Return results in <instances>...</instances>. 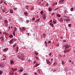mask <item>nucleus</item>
<instances>
[{"instance_id": "b1692460", "label": "nucleus", "mask_w": 75, "mask_h": 75, "mask_svg": "<svg viewBox=\"0 0 75 75\" xmlns=\"http://www.w3.org/2000/svg\"><path fill=\"white\" fill-rule=\"evenodd\" d=\"M64 13H66V14H67V13H68V11H67V10H65V11H64Z\"/></svg>"}, {"instance_id": "13d9d810", "label": "nucleus", "mask_w": 75, "mask_h": 75, "mask_svg": "<svg viewBox=\"0 0 75 75\" xmlns=\"http://www.w3.org/2000/svg\"><path fill=\"white\" fill-rule=\"evenodd\" d=\"M58 8H56L55 9V11H56V10H58Z\"/></svg>"}, {"instance_id": "6ab92c4d", "label": "nucleus", "mask_w": 75, "mask_h": 75, "mask_svg": "<svg viewBox=\"0 0 75 75\" xmlns=\"http://www.w3.org/2000/svg\"><path fill=\"white\" fill-rule=\"evenodd\" d=\"M9 38H13V36L12 35H10L9 36Z\"/></svg>"}, {"instance_id": "f704fd0d", "label": "nucleus", "mask_w": 75, "mask_h": 75, "mask_svg": "<svg viewBox=\"0 0 75 75\" xmlns=\"http://www.w3.org/2000/svg\"><path fill=\"white\" fill-rule=\"evenodd\" d=\"M70 10L71 11H72L74 10V8H71Z\"/></svg>"}, {"instance_id": "e2e57ef3", "label": "nucleus", "mask_w": 75, "mask_h": 75, "mask_svg": "<svg viewBox=\"0 0 75 75\" xmlns=\"http://www.w3.org/2000/svg\"><path fill=\"white\" fill-rule=\"evenodd\" d=\"M3 3V1H1L0 2V4H2V3Z\"/></svg>"}, {"instance_id": "f257e3e1", "label": "nucleus", "mask_w": 75, "mask_h": 75, "mask_svg": "<svg viewBox=\"0 0 75 75\" xmlns=\"http://www.w3.org/2000/svg\"><path fill=\"white\" fill-rule=\"evenodd\" d=\"M14 31H13V34L14 36H15L16 35L15 34H16V32H16V31H17V30H18L16 27H15L14 28Z\"/></svg>"}, {"instance_id": "0eeeda50", "label": "nucleus", "mask_w": 75, "mask_h": 75, "mask_svg": "<svg viewBox=\"0 0 75 75\" xmlns=\"http://www.w3.org/2000/svg\"><path fill=\"white\" fill-rule=\"evenodd\" d=\"M0 68H3L4 67V64L3 63L1 64H0Z\"/></svg>"}, {"instance_id": "8fccbe9b", "label": "nucleus", "mask_w": 75, "mask_h": 75, "mask_svg": "<svg viewBox=\"0 0 75 75\" xmlns=\"http://www.w3.org/2000/svg\"><path fill=\"white\" fill-rule=\"evenodd\" d=\"M56 45L58 47H59V43H57V45Z\"/></svg>"}, {"instance_id": "7ed1b4c3", "label": "nucleus", "mask_w": 75, "mask_h": 75, "mask_svg": "<svg viewBox=\"0 0 75 75\" xmlns=\"http://www.w3.org/2000/svg\"><path fill=\"white\" fill-rule=\"evenodd\" d=\"M23 70H24V69L23 68V67H20V69L19 70V71L20 72V73H21V72H22L23 71Z\"/></svg>"}, {"instance_id": "69168bd1", "label": "nucleus", "mask_w": 75, "mask_h": 75, "mask_svg": "<svg viewBox=\"0 0 75 75\" xmlns=\"http://www.w3.org/2000/svg\"><path fill=\"white\" fill-rule=\"evenodd\" d=\"M36 62H36V61H35L34 62H33V64H35V63H36Z\"/></svg>"}, {"instance_id": "052dcab7", "label": "nucleus", "mask_w": 75, "mask_h": 75, "mask_svg": "<svg viewBox=\"0 0 75 75\" xmlns=\"http://www.w3.org/2000/svg\"><path fill=\"white\" fill-rule=\"evenodd\" d=\"M12 40L13 41H16V40L15 39H12Z\"/></svg>"}, {"instance_id": "1a4fd4ad", "label": "nucleus", "mask_w": 75, "mask_h": 75, "mask_svg": "<svg viewBox=\"0 0 75 75\" xmlns=\"http://www.w3.org/2000/svg\"><path fill=\"white\" fill-rule=\"evenodd\" d=\"M8 50V48L7 47L3 50L4 51H7Z\"/></svg>"}, {"instance_id": "6e6552de", "label": "nucleus", "mask_w": 75, "mask_h": 75, "mask_svg": "<svg viewBox=\"0 0 75 75\" xmlns=\"http://www.w3.org/2000/svg\"><path fill=\"white\" fill-rule=\"evenodd\" d=\"M64 20H63V18H61L59 20V21L60 22H63Z\"/></svg>"}, {"instance_id": "393cba45", "label": "nucleus", "mask_w": 75, "mask_h": 75, "mask_svg": "<svg viewBox=\"0 0 75 75\" xmlns=\"http://www.w3.org/2000/svg\"><path fill=\"white\" fill-rule=\"evenodd\" d=\"M13 40L11 39L10 41V44H12L13 43Z\"/></svg>"}, {"instance_id": "2f4dec72", "label": "nucleus", "mask_w": 75, "mask_h": 75, "mask_svg": "<svg viewBox=\"0 0 75 75\" xmlns=\"http://www.w3.org/2000/svg\"><path fill=\"white\" fill-rule=\"evenodd\" d=\"M32 20H33V21H35V18L34 17H33L32 18Z\"/></svg>"}, {"instance_id": "e433bc0d", "label": "nucleus", "mask_w": 75, "mask_h": 75, "mask_svg": "<svg viewBox=\"0 0 75 75\" xmlns=\"http://www.w3.org/2000/svg\"><path fill=\"white\" fill-rule=\"evenodd\" d=\"M59 56L60 57H63V56L62 55H61V54H59Z\"/></svg>"}, {"instance_id": "4c0bfd02", "label": "nucleus", "mask_w": 75, "mask_h": 75, "mask_svg": "<svg viewBox=\"0 0 75 75\" xmlns=\"http://www.w3.org/2000/svg\"><path fill=\"white\" fill-rule=\"evenodd\" d=\"M62 63L63 65H64V64H65V63H64V61H62Z\"/></svg>"}, {"instance_id": "aec40b11", "label": "nucleus", "mask_w": 75, "mask_h": 75, "mask_svg": "<svg viewBox=\"0 0 75 75\" xmlns=\"http://www.w3.org/2000/svg\"><path fill=\"white\" fill-rule=\"evenodd\" d=\"M40 65V64H36L35 65V67H38V65Z\"/></svg>"}, {"instance_id": "c03bdc74", "label": "nucleus", "mask_w": 75, "mask_h": 75, "mask_svg": "<svg viewBox=\"0 0 75 75\" xmlns=\"http://www.w3.org/2000/svg\"><path fill=\"white\" fill-rule=\"evenodd\" d=\"M40 14H43V11H42L40 12Z\"/></svg>"}, {"instance_id": "4d7b16f0", "label": "nucleus", "mask_w": 75, "mask_h": 75, "mask_svg": "<svg viewBox=\"0 0 75 75\" xmlns=\"http://www.w3.org/2000/svg\"><path fill=\"white\" fill-rule=\"evenodd\" d=\"M26 23H29V21L28 20H27L26 21Z\"/></svg>"}, {"instance_id": "c9c22d12", "label": "nucleus", "mask_w": 75, "mask_h": 75, "mask_svg": "<svg viewBox=\"0 0 75 75\" xmlns=\"http://www.w3.org/2000/svg\"><path fill=\"white\" fill-rule=\"evenodd\" d=\"M68 26L69 27H72V26L71 25V24H69Z\"/></svg>"}, {"instance_id": "412c9836", "label": "nucleus", "mask_w": 75, "mask_h": 75, "mask_svg": "<svg viewBox=\"0 0 75 75\" xmlns=\"http://www.w3.org/2000/svg\"><path fill=\"white\" fill-rule=\"evenodd\" d=\"M50 26H51L52 27H54V25L53 24H52L51 23H50Z\"/></svg>"}, {"instance_id": "20e7f679", "label": "nucleus", "mask_w": 75, "mask_h": 75, "mask_svg": "<svg viewBox=\"0 0 75 75\" xmlns=\"http://www.w3.org/2000/svg\"><path fill=\"white\" fill-rule=\"evenodd\" d=\"M64 46L65 47V50H66L67 48H68L70 47V45L67 44L65 45Z\"/></svg>"}, {"instance_id": "0e129e2a", "label": "nucleus", "mask_w": 75, "mask_h": 75, "mask_svg": "<svg viewBox=\"0 0 75 75\" xmlns=\"http://www.w3.org/2000/svg\"><path fill=\"white\" fill-rule=\"evenodd\" d=\"M63 41H64V42H67V40H64Z\"/></svg>"}, {"instance_id": "4be33fe9", "label": "nucleus", "mask_w": 75, "mask_h": 75, "mask_svg": "<svg viewBox=\"0 0 75 75\" xmlns=\"http://www.w3.org/2000/svg\"><path fill=\"white\" fill-rule=\"evenodd\" d=\"M26 8L27 10H28L29 9H30V8L28 7V6H26Z\"/></svg>"}, {"instance_id": "72a5a7b5", "label": "nucleus", "mask_w": 75, "mask_h": 75, "mask_svg": "<svg viewBox=\"0 0 75 75\" xmlns=\"http://www.w3.org/2000/svg\"><path fill=\"white\" fill-rule=\"evenodd\" d=\"M21 58V61H23V60H24V58L23 57Z\"/></svg>"}, {"instance_id": "9d476101", "label": "nucleus", "mask_w": 75, "mask_h": 75, "mask_svg": "<svg viewBox=\"0 0 75 75\" xmlns=\"http://www.w3.org/2000/svg\"><path fill=\"white\" fill-rule=\"evenodd\" d=\"M40 20V19L38 18V19L36 20V21H35V23H38L39 21Z\"/></svg>"}, {"instance_id": "37998d69", "label": "nucleus", "mask_w": 75, "mask_h": 75, "mask_svg": "<svg viewBox=\"0 0 75 75\" xmlns=\"http://www.w3.org/2000/svg\"><path fill=\"white\" fill-rule=\"evenodd\" d=\"M37 72H38V73H39V74H40V70L39 69H38L37 71Z\"/></svg>"}, {"instance_id": "79ce46f5", "label": "nucleus", "mask_w": 75, "mask_h": 75, "mask_svg": "<svg viewBox=\"0 0 75 75\" xmlns=\"http://www.w3.org/2000/svg\"><path fill=\"white\" fill-rule=\"evenodd\" d=\"M53 65H54L55 66V65H57V63L55 62L53 63Z\"/></svg>"}, {"instance_id": "c85d7f7f", "label": "nucleus", "mask_w": 75, "mask_h": 75, "mask_svg": "<svg viewBox=\"0 0 75 75\" xmlns=\"http://www.w3.org/2000/svg\"><path fill=\"white\" fill-rule=\"evenodd\" d=\"M5 26L6 27H7L8 26V23H5Z\"/></svg>"}, {"instance_id": "864d4df0", "label": "nucleus", "mask_w": 75, "mask_h": 75, "mask_svg": "<svg viewBox=\"0 0 75 75\" xmlns=\"http://www.w3.org/2000/svg\"><path fill=\"white\" fill-rule=\"evenodd\" d=\"M20 30L21 31H23V29L22 28H20Z\"/></svg>"}, {"instance_id": "a18cd8bd", "label": "nucleus", "mask_w": 75, "mask_h": 75, "mask_svg": "<svg viewBox=\"0 0 75 75\" xmlns=\"http://www.w3.org/2000/svg\"><path fill=\"white\" fill-rule=\"evenodd\" d=\"M43 37L44 38H45V34H43Z\"/></svg>"}, {"instance_id": "603ef678", "label": "nucleus", "mask_w": 75, "mask_h": 75, "mask_svg": "<svg viewBox=\"0 0 75 75\" xmlns=\"http://www.w3.org/2000/svg\"><path fill=\"white\" fill-rule=\"evenodd\" d=\"M36 58L38 60V59H39V58L38 57H36Z\"/></svg>"}, {"instance_id": "a19ab883", "label": "nucleus", "mask_w": 75, "mask_h": 75, "mask_svg": "<svg viewBox=\"0 0 75 75\" xmlns=\"http://www.w3.org/2000/svg\"><path fill=\"white\" fill-rule=\"evenodd\" d=\"M35 54L36 55H38V53L36 52H35Z\"/></svg>"}, {"instance_id": "cd10ccee", "label": "nucleus", "mask_w": 75, "mask_h": 75, "mask_svg": "<svg viewBox=\"0 0 75 75\" xmlns=\"http://www.w3.org/2000/svg\"><path fill=\"white\" fill-rule=\"evenodd\" d=\"M57 17H61V15H59L58 14H57Z\"/></svg>"}, {"instance_id": "39448f33", "label": "nucleus", "mask_w": 75, "mask_h": 75, "mask_svg": "<svg viewBox=\"0 0 75 75\" xmlns=\"http://www.w3.org/2000/svg\"><path fill=\"white\" fill-rule=\"evenodd\" d=\"M0 39L1 40V41H2V42L3 43L4 42V38L3 36H1L0 37Z\"/></svg>"}, {"instance_id": "4468645a", "label": "nucleus", "mask_w": 75, "mask_h": 75, "mask_svg": "<svg viewBox=\"0 0 75 75\" xmlns=\"http://www.w3.org/2000/svg\"><path fill=\"white\" fill-rule=\"evenodd\" d=\"M10 13H13V10L12 9H11L10 10Z\"/></svg>"}, {"instance_id": "ea45409f", "label": "nucleus", "mask_w": 75, "mask_h": 75, "mask_svg": "<svg viewBox=\"0 0 75 75\" xmlns=\"http://www.w3.org/2000/svg\"><path fill=\"white\" fill-rule=\"evenodd\" d=\"M16 45H17V44L16 43L14 44V45H13V47H16Z\"/></svg>"}, {"instance_id": "680f3d73", "label": "nucleus", "mask_w": 75, "mask_h": 75, "mask_svg": "<svg viewBox=\"0 0 75 75\" xmlns=\"http://www.w3.org/2000/svg\"><path fill=\"white\" fill-rule=\"evenodd\" d=\"M67 52L66 50L64 51V53H66Z\"/></svg>"}, {"instance_id": "338daca9", "label": "nucleus", "mask_w": 75, "mask_h": 75, "mask_svg": "<svg viewBox=\"0 0 75 75\" xmlns=\"http://www.w3.org/2000/svg\"><path fill=\"white\" fill-rule=\"evenodd\" d=\"M46 6H47V7H48V4L47 3Z\"/></svg>"}, {"instance_id": "f3484780", "label": "nucleus", "mask_w": 75, "mask_h": 75, "mask_svg": "<svg viewBox=\"0 0 75 75\" xmlns=\"http://www.w3.org/2000/svg\"><path fill=\"white\" fill-rule=\"evenodd\" d=\"M3 71L1 70H0V75H1V74H3Z\"/></svg>"}, {"instance_id": "774afa93", "label": "nucleus", "mask_w": 75, "mask_h": 75, "mask_svg": "<svg viewBox=\"0 0 75 75\" xmlns=\"http://www.w3.org/2000/svg\"><path fill=\"white\" fill-rule=\"evenodd\" d=\"M24 75H27V73H24V74H23Z\"/></svg>"}, {"instance_id": "f03ea898", "label": "nucleus", "mask_w": 75, "mask_h": 75, "mask_svg": "<svg viewBox=\"0 0 75 75\" xmlns=\"http://www.w3.org/2000/svg\"><path fill=\"white\" fill-rule=\"evenodd\" d=\"M51 43V42L50 41H48V42H47L46 41H45V44H46V45H48H48H50Z\"/></svg>"}, {"instance_id": "a211bd4d", "label": "nucleus", "mask_w": 75, "mask_h": 75, "mask_svg": "<svg viewBox=\"0 0 75 75\" xmlns=\"http://www.w3.org/2000/svg\"><path fill=\"white\" fill-rule=\"evenodd\" d=\"M53 24H55L56 23H57V21L55 20H54L53 21Z\"/></svg>"}, {"instance_id": "bf43d9fd", "label": "nucleus", "mask_w": 75, "mask_h": 75, "mask_svg": "<svg viewBox=\"0 0 75 75\" xmlns=\"http://www.w3.org/2000/svg\"><path fill=\"white\" fill-rule=\"evenodd\" d=\"M18 59H20V56H18Z\"/></svg>"}, {"instance_id": "bb28decb", "label": "nucleus", "mask_w": 75, "mask_h": 75, "mask_svg": "<svg viewBox=\"0 0 75 75\" xmlns=\"http://www.w3.org/2000/svg\"><path fill=\"white\" fill-rule=\"evenodd\" d=\"M9 74L10 75H13L14 73L13 72H11Z\"/></svg>"}, {"instance_id": "c756f323", "label": "nucleus", "mask_w": 75, "mask_h": 75, "mask_svg": "<svg viewBox=\"0 0 75 75\" xmlns=\"http://www.w3.org/2000/svg\"><path fill=\"white\" fill-rule=\"evenodd\" d=\"M43 17V20H45L46 19V16H45V15H44Z\"/></svg>"}, {"instance_id": "f8f14e48", "label": "nucleus", "mask_w": 75, "mask_h": 75, "mask_svg": "<svg viewBox=\"0 0 75 75\" xmlns=\"http://www.w3.org/2000/svg\"><path fill=\"white\" fill-rule=\"evenodd\" d=\"M63 17L64 18H69V17L68 16H66V15H64L63 16Z\"/></svg>"}, {"instance_id": "dca6fc26", "label": "nucleus", "mask_w": 75, "mask_h": 75, "mask_svg": "<svg viewBox=\"0 0 75 75\" xmlns=\"http://www.w3.org/2000/svg\"><path fill=\"white\" fill-rule=\"evenodd\" d=\"M24 54H22L21 55L20 58H24Z\"/></svg>"}, {"instance_id": "49530a36", "label": "nucleus", "mask_w": 75, "mask_h": 75, "mask_svg": "<svg viewBox=\"0 0 75 75\" xmlns=\"http://www.w3.org/2000/svg\"><path fill=\"white\" fill-rule=\"evenodd\" d=\"M2 11L4 12H4H5L6 11L5 10H4V9H2Z\"/></svg>"}, {"instance_id": "09e8293b", "label": "nucleus", "mask_w": 75, "mask_h": 75, "mask_svg": "<svg viewBox=\"0 0 75 75\" xmlns=\"http://www.w3.org/2000/svg\"><path fill=\"white\" fill-rule=\"evenodd\" d=\"M67 52H69L70 51V50H66Z\"/></svg>"}, {"instance_id": "58836bf2", "label": "nucleus", "mask_w": 75, "mask_h": 75, "mask_svg": "<svg viewBox=\"0 0 75 75\" xmlns=\"http://www.w3.org/2000/svg\"><path fill=\"white\" fill-rule=\"evenodd\" d=\"M25 28L24 27L22 28V31H25Z\"/></svg>"}, {"instance_id": "7c9ffc66", "label": "nucleus", "mask_w": 75, "mask_h": 75, "mask_svg": "<svg viewBox=\"0 0 75 75\" xmlns=\"http://www.w3.org/2000/svg\"><path fill=\"white\" fill-rule=\"evenodd\" d=\"M4 21L5 22L4 23L5 24V23H8V22L7 21H6V20H5Z\"/></svg>"}, {"instance_id": "473e14b6", "label": "nucleus", "mask_w": 75, "mask_h": 75, "mask_svg": "<svg viewBox=\"0 0 75 75\" xmlns=\"http://www.w3.org/2000/svg\"><path fill=\"white\" fill-rule=\"evenodd\" d=\"M64 1V0H60L59 1V2L60 3H62V2H63Z\"/></svg>"}, {"instance_id": "a878e982", "label": "nucleus", "mask_w": 75, "mask_h": 75, "mask_svg": "<svg viewBox=\"0 0 75 75\" xmlns=\"http://www.w3.org/2000/svg\"><path fill=\"white\" fill-rule=\"evenodd\" d=\"M70 19L69 18H67L66 19V21H70Z\"/></svg>"}, {"instance_id": "5fc2aeb1", "label": "nucleus", "mask_w": 75, "mask_h": 75, "mask_svg": "<svg viewBox=\"0 0 75 75\" xmlns=\"http://www.w3.org/2000/svg\"><path fill=\"white\" fill-rule=\"evenodd\" d=\"M62 47L63 48V49H64V48H65V45H63L62 46Z\"/></svg>"}, {"instance_id": "423d86ee", "label": "nucleus", "mask_w": 75, "mask_h": 75, "mask_svg": "<svg viewBox=\"0 0 75 75\" xmlns=\"http://www.w3.org/2000/svg\"><path fill=\"white\" fill-rule=\"evenodd\" d=\"M28 13L27 12H25L24 13V14L25 16H28Z\"/></svg>"}, {"instance_id": "2eb2a0df", "label": "nucleus", "mask_w": 75, "mask_h": 75, "mask_svg": "<svg viewBox=\"0 0 75 75\" xmlns=\"http://www.w3.org/2000/svg\"><path fill=\"white\" fill-rule=\"evenodd\" d=\"M10 64H14V61H13V60H11Z\"/></svg>"}, {"instance_id": "5701e85b", "label": "nucleus", "mask_w": 75, "mask_h": 75, "mask_svg": "<svg viewBox=\"0 0 75 75\" xmlns=\"http://www.w3.org/2000/svg\"><path fill=\"white\" fill-rule=\"evenodd\" d=\"M52 10V8L50 7L48 8V10L49 11H51V10Z\"/></svg>"}, {"instance_id": "9b49d317", "label": "nucleus", "mask_w": 75, "mask_h": 75, "mask_svg": "<svg viewBox=\"0 0 75 75\" xmlns=\"http://www.w3.org/2000/svg\"><path fill=\"white\" fill-rule=\"evenodd\" d=\"M47 63L48 65H51V62H50L49 61H47Z\"/></svg>"}, {"instance_id": "de8ad7c7", "label": "nucleus", "mask_w": 75, "mask_h": 75, "mask_svg": "<svg viewBox=\"0 0 75 75\" xmlns=\"http://www.w3.org/2000/svg\"><path fill=\"white\" fill-rule=\"evenodd\" d=\"M34 7H32L31 8V10H34Z\"/></svg>"}, {"instance_id": "6e6d98bb", "label": "nucleus", "mask_w": 75, "mask_h": 75, "mask_svg": "<svg viewBox=\"0 0 75 75\" xmlns=\"http://www.w3.org/2000/svg\"><path fill=\"white\" fill-rule=\"evenodd\" d=\"M51 52H50V54H49V56H51Z\"/></svg>"}, {"instance_id": "ddd939ff", "label": "nucleus", "mask_w": 75, "mask_h": 75, "mask_svg": "<svg viewBox=\"0 0 75 75\" xmlns=\"http://www.w3.org/2000/svg\"><path fill=\"white\" fill-rule=\"evenodd\" d=\"M11 69H12L13 71H17V69L16 68H11Z\"/></svg>"}, {"instance_id": "3c124183", "label": "nucleus", "mask_w": 75, "mask_h": 75, "mask_svg": "<svg viewBox=\"0 0 75 75\" xmlns=\"http://www.w3.org/2000/svg\"><path fill=\"white\" fill-rule=\"evenodd\" d=\"M67 69L65 68L64 69V70L65 71V72H67Z\"/></svg>"}]
</instances>
